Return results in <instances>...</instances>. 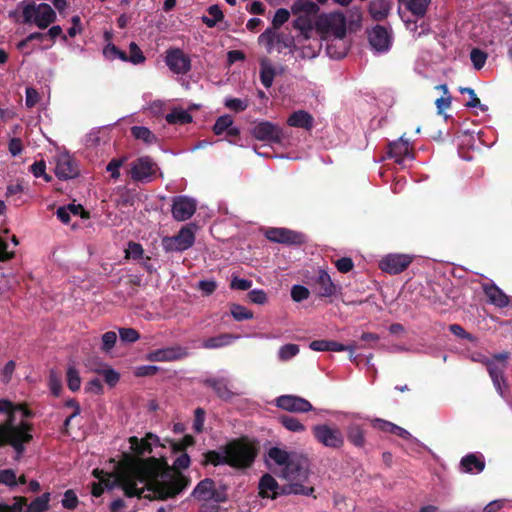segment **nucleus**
<instances>
[{
    "label": "nucleus",
    "instance_id": "obj_48",
    "mask_svg": "<svg viewBox=\"0 0 512 512\" xmlns=\"http://www.w3.org/2000/svg\"><path fill=\"white\" fill-rule=\"evenodd\" d=\"M230 313L236 321L249 320L253 318V312L240 304H231Z\"/></svg>",
    "mask_w": 512,
    "mask_h": 512
},
{
    "label": "nucleus",
    "instance_id": "obj_12",
    "mask_svg": "<svg viewBox=\"0 0 512 512\" xmlns=\"http://www.w3.org/2000/svg\"><path fill=\"white\" fill-rule=\"evenodd\" d=\"M368 33V41L371 47L379 53L387 52L392 45V31L382 25H375Z\"/></svg>",
    "mask_w": 512,
    "mask_h": 512
},
{
    "label": "nucleus",
    "instance_id": "obj_35",
    "mask_svg": "<svg viewBox=\"0 0 512 512\" xmlns=\"http://www.w3.org/2000/svg\"><path fill=\"white\" fill-rule=\"evenodd\" d=\"M275 46L279 53L282 52L283 49H289L290 52H293L294 50L297 49L294 37L291 35L290 32L285 31H276Z\"/></svg>",
    "mask_w": 512,
    "mask_h": 512
},
{
    "label": "nucleus",
    "instance_id": "obj_50",
    "mask_svg": "<svg viewBox=\"0 0 512 512\" xmlns=\"http://www.w3.org/2000/svg\"><path fill=\"white\" fill-rule=\"evenodd\" d=\"M127 157L113 158L106 166L107 172H110L112 179L117 180L120 177V168L126 162Z\"/></svg>",
    "mask_w": 512,
    "mask_h": 512
},
{
    "label": "nucleus",
    "instance_id": "obj_36",
    "mask_svg": "<svg viewBox=\"0 0 512 512\" xmlns=\"http://www.w3.org/2000/svg\"><path fill=\"white\" fill-rule=\"evenodd\" d=\"M400 3L405 0H399ZM431 0H406L407 9L416 17L422 18L426 15Z\"/></svg>",
    "mask_w": 512,
    "mask_h": 512
},
{
    "label": "nucleus",
    "instance_id": "obj_9",
    "mask_svg": "<svg viewBox=\"0 0 512 512\" xmlns=\"http://www.w3.org/2000/svg\"><path fill=\"white\" fill-rule=\"evenodd\" d=\"M251 135L259 140L280 144L284 139L282 128L270 121H260L251 130Z\"/></svg>",
    "mask_w": 512,
    "mask_h": 512
},
{
    "label": "nucleus",
    "instance_id": "obj_41",
    "mask_svg": "<svg viewBox=\"0 0 512 512\" xmlns=\"http://www.w3.org/2000/svg\"><path fill=\"white\" fill-rule=\"evenodd\" d=\"M50 493L36 497L24 512H45L49 509Z\"/></svg>",
    "mask_w": 512,
    "mask_h": 512
},
{
    "label": "nucleus",
    "instance_id": "obj_29",
    "mask_svg": "<svg viewBox=\"0 0 512 512\" xmlns=\"http://www.w3.org/2000/svg\"><path fill=\"white\" fill-rule=\"evenodd\" d=\"M204 384L212 388L216 395L224 401H229L234 396L225 378H208L204 381Z\"/></svg>",
    "mask_w": 512,
    "mask_h": 512
},
{
    "label": "nucleus",
    "instance_id": "obj_52",
    "mask_svg": "<svg viewBox=\"0 0 512 512\" xmlns=\"http://www.w3.org/2000/svg\"><path fill=\"white\" fill-rule=\"evenodd\" d=\"M0 484H4L9 488L16 487L18 482L15 471L13 469L0 470Z\"/></svg>",
    "mask_w": 512,
    "mask_h": 512
},
{
    "label": "nucleus",
    "instance_id": "obj_23",
    "mask_svg": "<svg viewBox=\"0 0 512 512\" xmlns=\"http://www.w3.org/2000/svg\"><path fill=\"white\" fill-rule=\"evenodd\" d=\"M392 6V0H371L368 12L374 21L381 22L389 16Z\"/></svg>",
    "mask_w": 512,
    "mask_h": 512
},
{
    "label": "nucleus",
    "instance_id": "obj_39",
    "mask_svg": "<svg viewBox=\"0 0 512 512\" xmlns=\"http://www.w3.org/2000/svg\"><path fill=\"white\" fill-rule=\"evenodd\" d=\"M91 369L95 373L102 375L104 378V381L110 387L116 386V384L119 382L120 374L116 370L111 368L110 366L106 365V367L103 369H101V368H91Z\"/></svg>",
    "mask_w": 512,
    "mask_h": 512
},
{
    "label": "nucleus",
    "instance_id": "obj_44",
    "mask_svg": "<svg viewBox=\"0 0 512 512\" xmlns=\"http://www.w3.org/2000/svg\"><path fill=\"white\" fill-rule=\"evenodd\" d=\"M279 422L289 431L303 432L305 426L295 417L289 415H282L279 417Z\"/></svg>",
    "mask_w": 512,
    "mask_h": 512
},
{
    "label": "nucleus",
    "instance_id": "obj_10",
    "mask_svg": "<svg viewBox=\"0 0 512 512\" xmlns=\"http://www.w3.org/2000/svg\"><path fill=\"white\" fill-rule=\"evenodd\" d=\"M265 237L274 243L286 245H302L306 242L304 234L290 230L288 228H267L264 232Z\"/></svg>",
    "mask_w": 512,
    "mask_h": 512
},
{
    "label": "nucleus",
    "instance_id": "obj_32",
    "mask_svg": "<svg viewBox=\"0 0 512 512\" xmlns=\"http://www.w3.org/2000/svg\"><path fill=\"white\" fill-rule=\"evenodd\" d=\"M294 15L302 14L305 16H315L319 12V7L311 0H296L291 7Z\"/></svg>",
    "mask_w": 512,
    "mask_h": 512
},
{
    "label": "nucleus",
    "instance_id": "obj_61",
    "mask_svg": "<svg viewBox=\"0 0 512 512\" xmlns=\"http://www.w3.org/2000/svg\"><path fill=\"white\" fill-rule=\"evenodd\" d=\"M119 336L122 342L134 343L140 338V334L133 328L119 329Z\"/></svg>",
    "mask_w": 512,
    "mask_h": 512
},
{
    "label": "nucleus",
    "instance_id": "obj_64",
    "mask_svg": "<svg viewBox=\"0 0 512 512\" xmlns=\"http://www.w3.org/2000/svg\"><path fill=\"white\" fill-rule=\"evenodd\" d=\"M205 421V410L201 407H198L194 411V422L193 429L197 433H201L203 431Z\"/></svg>",
    "mask_w": 512,
    "mask_h": 512
},
{
    "label": "nucleus",
    "instance_id": "obj_19",
    "mask_svg": "<svg viewBox=\"0 0 512 512\" xmlns=\"http://www.w3.org/2000/svg\"><path fill=\"white\" fill-rule=\"evenodd\" d=\"M55 174L61 180L73 179L79 175L76 161L69 155H61L56 163Z\"/></svg>",
    "mask_w": 512,
    "mask_h": 512
},
{
    "label": "nucleus",
    "instance_id": "obj_49",
    "mask_svg": "<svg viewBox=\"0 0 512 512\" xmlns=\"http://www.w3.org/2000/svg\"><path fill=\"white\" fill-rule=\"evenodd\" d=\"M231 125H233V118L230 115L225 114L216 119L212 130L215 135H221L226 132Z\"/></svg>",
    "mask_w": 512,
    "mask_h": 512
},
{
    "label": "nucleus",
    "instance_id": "obj_3",
    "mask_svg": "<svg viewBox=\"0 0 512 512\" xmlns=\"http://www.w3.org/2000/svg\"><path fill=\"white\" fill-rule=\"evenodd\" d=\"M7 419L0 424V447L10 445L18 455L25 451V444L33 439L31 431L33 425L29 422L21 421L15 424V412H8Z\"/></svg>",
    "mask_w": 512,
    "mask_h": 512
},
{
    "label": "nucleus",
    "instance_id": "obj_26",
    "mask_svg": "<svg viewBox=\"0 0 512 512\" xmlns=\"http://www.w3.org/2000/svg\"><path fill=\"white\" fill-rule=\"evenodd\" d=\"M483 290L488 301L496 307L504 308L509 305L508 296L496 284H486L483 286Z\"/></svg>",
    "mask_w": 512,
    "mask_h": 512
},
{
    "label": "nucleus",
    "instance_id": "obj_20",
    "mask_svg": "<svg viewBox=\"0 0 512 512\" xmlns=\"http://www.w3.org/2000/svg\"><path fill=\"white\" fill-rule=\"evenodd\" d=\"M309 348L313 351H333V352H342V351H349L350 352V358L353 357V354L357 348L356 344H350V345H344L337 341L333 340H314L309 344Z\"/></svg>",
    "mask_w": 512,
    "mask_h": 512
},
{
    "label": "nucleus",
    "instance_id": "obj_7",
    "mask_svg": "<svg viewBox=\"0 0 512 512\" xmlns=\"http://www.w3.org/2000/svg\"><path fill=\"white\" fill-rule=\"evenodd\" d=\"M259 495L262 498L276 499L278 496L290 495L292 492H305L301 486L294 485H279L276 479L269 473H265L259 480L258 484Z\"/></svg>",
    "mask_w": 512,
    "mask_h": 512
},
{
    "label": "nucleus",
    "instance_id": "obj_1",
    "mask_svg": "<svg viewBox=\"0 0 512 512\" xmlns=\"http://www.w3.org/2000/svg\"><path fill=\"white\" fill-rule=\"evenodd\" d=\"M164 456L148 457L131 460L129 469L121 473H105L94 469L93 475L108 489L120 487L126 497L152 500H167L174 498L185 490L191 479L177 474L170 481H158L157 478L164 469H168Z\"/></svg>",
    "mask_w": 512,
    "mask_h": 512
},
{
    "label": "nucleus",
    "instance_id": "obj_54",
    "mask_svg": "<svg viewBox=\"0 0 512 512\" xmlns=\"http://www.w3.org/2000/svg\"><path fill=\"white\" fill-rule=\"evenodd\" d=\"M470 59L474 68L480 70L486 63L487 54L478 48H473L470 52Z\"/></svg>",
    "mask_w": 512,
    "mask_h": 512
},
{
    "label": "nucleus",
    "instance_id": "obj_11",
    "mask_svg": "<svg viewBox=\"0 0 512 512\" xmlns=\"http://www.w3.org/2000/svg\"><path fill=\"white\" fill-rule=\"evenodd\" d=\"M413 261L409 254H388L379 262V268L390 275H397L405 271Z\"/></svg>",
    "mask_w": 512,
    "mask_h": 512
},
{
    "label": "nucleus",
    "instance_id": "obj_38",
    "mask_svg": "<svg viewBox=\"0 0 512 512\" xmlns=\"http://www.w3.org/2000/svg\"><path fill=\"white\" fill-rule=\"evenodd\" d=\"M207 12L211 17L203 16L202 22L209 28L215 27L224 18V14L218 5H211Z\"/></svg>",
    "mask_w": 512,
    "mask_h": 512
},
{
    "label": "nucleus",
    "instance_id": "obj_31",
    "mask_svg": "<svg viewBox=\"0 0 512 512\" xmlns=\"http://www.w3.org/2000/svg\"><path fill=\"white\" fill-rule=\"evenodd\" d=\"M130 449L135 454L136 459H142L141 456L145 454H150L152 452V448L149 445V440L147 439V435L145 437L139 439L136 436H131L129 439Z\"/></svg>",
    "mask_w": 512,
    "mask_h": 512
},
{
    "label": "nucleus",
    "instance_id": "obj_13",
    "mask_svg": "<svg viewBox=\"0 0 512 512\" xmlns=\"http://www.w3.org/2000/svg\"><path fill=\"white\" fill-rule=\"evenodd\" d=\"M156 163L148 156L139 157L131 163L130 176L136 182H148L156 173Z\"/></svg>",
    "mask_w": 512,
    "mask_h": 512
},
{
    "label": "nucleus",
    "instance_id": "obj_59",
    "mask_svg": "<svg viewBox=\"0 0 512 512\" xmlns=\"http://www.w3.org/2000/svg\"><path fill=\"white\" fill-rule=\"evenodd\" d=\"M145 60L143 52L135 42H131L129 45L128 61L133 64L142 63Z\"/></svg>",
    "mask_w": 512,
    "mask_h": 512
},
{
    "label": "nucleus",
    "instance_id": "obj_21",
    "mask_svg": "<svg viewBox=\"0 0 512 512\" xmlns=\"http://www.w3.org/2000/svg\"><path fill=\"white\" fill-rule=\"evenodd\" d=\"M316 285L318 287L317 295L320 298H328L334 296L340 289L331 279L327 271L319 270L316 278Z\"/></svg>",
    "mask_w": 512,
    "mask_h": 512
},
{
    "label": "nucleus",
    "instance_id": "obj_62",
    "mask_svg": "<svg viewBox=\"0 0 512 512\" xmlns=\"http://www.w3.org/2000/svg\"><path fill=\"white\" fill-rule=\"evenodd\" d=\"M117 341V335L114 331H108L102 335V346L103 352H109Z\"/></svg>",
    "mask_w": 512,
    "mask_h": 512
},
{
    "label": "nucleus",
    "instance_id": "obj_8",
    "mask_svg": "<svg viewBox=\"0 0 512 512\" xmlns=\"http://www.w3.org/2000/svg\"><path fill=\"white\" fill-rule=\"evenodd\" d=\"M195 234L191 227L184 226L174 236L162 238L161 245L165 252H183L193 246Z\"/></svg>",
    "mask_w": 512,
    "mask_h": 512
},
{
    "label": "nucleus",
    "instance_id": "obj_27",
    "mask_svg": "<svg viewBox=\"0 0 512 512\" xmlns=\"http://www.w3.org/2000/svg\"><path fill=\"white\" fill-rule=\"evenodd\" d=\"M314 118L305 110L294 111L287 119V125L295 128L311 130L313 128Z\"/></svg>",
    "mask_w": 512,
    "mask_h": 512
},
{
    "label": "nucleus",
    "instance_id": "obj_63",
    "mask_svg": "<svg viewBox=\"0 0 512 512\" xmlns=\"http://www.w3.org/2000/svg\"><path fill=\"white\" fill-rule=\"evenodd\" d=\"M275 77V71L272 67H263L260 72V80L265 88L272 86Z\"/></svg>",
    "mask_w": 512,
    "mask_h": 512
},
{
    "label": "nucleus",
    "instance_id": "obj_57",
    "mask_svg": "<svg viewBox=\"0 0 512 512\" xmlns=\"http://www.w3.org/2000/svg\"><path fill=\"white\" fill-rule=\"evenodd\" d=\"M225 107L234 112H242L247 109L248 101L239 98H228L224 103Z\"/></svg>",
    "mask_w": 512,
    "mask_h": 512
},
{
    "label": "nucleus",
    "instance_id": "obj_15",
    "mask_svg": "<svg viewBox=\"0 0 512 512\" xmlns=\"http://www.w3.org/2000/svg\"><path fill=\"white\" fill-rule=\"evenodd\" d=\"M275 405L285 411L292 413H305L313 409L312 404L300 396L285 394L275 399Z\"/></svg>",
    "mask_w": 512,
    "mask_h": 512
},
{
    "label": "nucleus",
    "instance_id": "obj_5",
    "mask_svg": "<svg viewBox=\"0 0 512 512\" xmlns=\"http://www.w3.org/2000/svg\"><path fill=\"white\" fill-rule=\"evenodd\" d=\"M312 435L317 443L322 446L339 450L344 447L345 437L342 430L336 425L330 424H317L311 429Z\"/></svg>",
    "mask_w": 512,
    "mask_h": 512
},
{
    "label": "nucleus",
    "instance_id": "obj_60",
    "mask_svg": "<svg viewBox=\"0 0 512 512\" xmlns=\"http://www.w3.org/2000/svg\"><path fill=\"white\" fill-rule=\"evenodd\" d=\"M309 295H310L309 289L303 285H294L291 288V298L295 302H301L303 300H306V299H308Z\"/></svg>",
    "mask_w": 512,
    "mask_h": 512
},
{
    "label": "nucleus",
    "instance_id": "obj_30",
    "mask_svg": "<svg viewBox=\"0 0 512 512\" xmlns=\"http://www.w3.org/2000/svg\"><path fill=\"white\" fill-rule=\"evenodd\" d=\"M348 441L357 448H363L366 445V431L359 424H350L346 429Z\"/></svg>",
    "mask_w": 512,
    "mask_h": 512
},
{
    "label": "nucleus",
    "instance_id": "obj_28",
    "mask_svg": "<svg viewBox=\"0 0 512 512\" xmlns=\"http://www.w3.org/2000/svg\"><path fill=\"white\" fill-rule=\"evenodd\" d=\"M240 336L232 333H222L216 336L206 338L202 341V347L205 349H218L231 345Z\"/></svg>",
    "mask_w": 512,
    "mask_h": 512
},
{
    "label": "nucleus",
    "instance_id": "obj_56",
    "mask_svg": "<svg viewBox=\"0 0 512 512\" xmlns=\"http://www.w3.org/2000/svg\"><path fill=\"white\" fill-rule=\"evenodd\" d=\"M290 18V12L285 8H279L272 19V28L280 29V27L286 23Z\"/></svg>",
    "mask_w": 512,
    "mask_h": 512
},
{
    "label": "nucleus",
    "instance_id": "obj_53",
    "mask_svg": "<svg viewBox=\"0 0 512 512\" xmlns=\"http://www.w3.org/2000/svg\"><path fill=\"white\" fill-rule=\"evenodd\" d=\"M299 353V346L296 344H285L283 345L278 352V356L280 360L287 361L296 356Z\"/></svg>",
    "mask_w": 512,
    "mask_h": 512
},
{
    "label": "nucleus",
    "instance_id": "obj_43",
    "mask_svg": "<svg viewBox=\"0 0 512 512\" xmlns=\"http://www.w3.org/2000/svg\"><path fill=\"white\" fill-rule=\"evenodd\" d=\"M67 385L72 392H76L81 387V377L79 371L74 366H69L66 372Z\"/></svg>",
    "mask_w": 512,
    "mask_h": 512
},
{
    "label": "nucleus",
    "instance_id": "obj_25",
    "mask_svg": "<svg viewBox=\"0 0 512 512\" xmlns=\"http://www.w3.org/2000/svg\"><path fill=\"white\" fill-rule=\"evenodd\" d=\"M506 366V364L496 363L495 361H489L487 363V370L492 379L493 385L500 395H503V387L506 386L504 378Z\"/></svg>",
    "mask_w": 512,
    "mask_h": 512
},
{
    "label": "nucleus",
    "instance_id": "obj_42",
    "mask_svg": "<svg viewBox=\"0 0 512 512\" xmlns=\"http://www.w3.org/2000/svg\"><path fill=\"white\" fill-rule=\"evenodd\" d=\"M132 136L137 140H142L146 144H151L156 141V136L144 126H133L131 128Z\"/></svg>",
    "mask_w": 512,
    "mask_h": 512
},
{
    "label": "nucleus",
    "instance_id": "obj_16",
    "mask_svg": "<svg viewBox=\"0 0 512 512\" xmlns=\"http://www.w3.org/2000/svg\"><path fill=\"white\" fill-rule=\"evenodd\" d=\"M188 355L187 348L176 345L150 351L146 359L150 362H172L184 359Z\"/></svg>",
    "mask_w": 512,
    "mask_h": 512
},
{
    "label": "nucleus",
    "instance_id": "obj_34",
    "mask_svg": "<svg viewBox=\"0 0 512 512\" xmlns=\"http://www.w3.org/2000/svg\"><path fill=\"white\" fill-rule=\"evenodd\" d=\"M211 464L215 467L219 465H227V456L225 453V445L220 450H209L203 454L202 465Z\"/></svg>",
    "mask_w": 512,
    "mask_h": 512
},
{
    "label": "nucleus",
    "instance_id": "obj_55",
    "mask_svg": "<svg viewBox=\"0 0 512 512\" xmlns=\"http://www.w3.org/2000/svg\"><path fill=\"white\" fill-rule=\"evenodd\" d=\"M459 91L461 94H468L469 95V101L466 103V106L469 107V108H474V107H480L481 110H486V107H484L483 105H481V102H480V99L477 97L474 89L470 88V87H464V88H459Z\"/></svg>",
    "mask_w": 512,
    "mask_h": 512
},
{
    "label": "nucleus",
    "instance_id": "obj_45",
    "mask_svg": "<svg viewBox=\"0 0 512 512\" xmlns=\"http://www.w3.org/2000/svg\"><path fill=\"white\" fill-rule=\"evenodd\" d=\"M103 55L108 60H114L116 58L122 60V61H128V54L120 50L117 46H115L112 43L107 44L103 49Z\"/></svg>",
    "mask_w": 512,
    "mask_h": 512
},
{
    "label": "nucleus",
    "instance_id": "obj_6",
    "mask_svg": "<svg viewBox=\"0 0 512 512\" xmlns=\"http://www.w3.org/2000/svg\"><path fill=\"white\" fill-rule=\"evenodd\" d=\"M24 23H35L40 29L47 28L56 20V13L49 4L34 2L27 4L22 11Z\"/></svg>",
    "mask_w": 512,
    "mask_h": 512
},
{
    "label": "nucleus",
    "instance_id": "obj_24",
    "mask_svg": "<svg viewBox=\"0 0 512 512\" xmlns=\"http://www.w3.org/2000/svg\"><path fill=\"white\" fill-rule=\"evenodd\" d=\"M389 156L395 159V162L401 164L407 158H412L409 142L400 138L398 141L389 144Z\"/></svg>",
    "mask_w": 512,
    "mask_h": 512
},
{
    "label": "nucleus",
    "instance_id": "obj_14",
    "mask_svg": "<svg viewBox=\"0 0 512 512\" xmlns=\"http://www.w3.org/2000/svg\"><path fill=\"white\" fill-rule=\"evenodd\" d=\"M197 202L188 196L180 195L173 198L172 216L176 221H186L196 212Z\"/></svg>",
    "mask_w": 512,
    "mask_h": 512
},
{
    "label": "nucleus",
    "instance_id": "obj_17",
    "mask_svg": "<svg viewBox=\"0 0 512 512\" xmlns=\"http://www.w3.org/2000/svg\"><path fill=\"white\" fill-rule=\"evenodd\" d=\"M166 64L176 74H186L191 69L190 58L179 48L167 51Z\"/></svg>",
    "mask_w": 512,
    "mask_h": 512
},
{
    "label": "nucleus",
    "instance_id": "obj_18",
    "mask_svg": "<svg viewBox=\"0 0 512 512\" xmlns=\"http://www.w3.org/2000/svg\"><path fill=\"white\" fill-rule=\"evenodd\" d=\"M323 28L335 36L336 41L343 42L346 36V21L342 14H331L321 19Z\"/></svg>",
    "mask_w": 512,
    "mask_h": 512
},
{
    "label": "nucleus",
    "instance_id": "obj_51",
    "mask_svg": "<svg viewBox=\"0 0 512 512\" xmlns=\"http://www.w3.org/2000/svg\"><path fill=\"white\" fill-rule=\"evenodd\" d=\"M27 505V499L23 496L14 497V504L7 505L0 503V512H21L23 507Z\"/></svg>",
    "mask_w": 512,
    "mask_h": 512
},
{
    "label": "nucleus",
    "instance_id": "obj_2",
    "mask_svg": "<svg viewBox=\"0 0 512 512\" xmlns=\"http://www.w3.org/2000/svg\"><path fill=\"white\" fill-rule=\"evenodd\" d=\"M267 457L276 465L282 467L280 477L287 481V485L297 484L305 492H292L294 495L310 496L314 492V487L306 485L310 475V460L307 455L299 452H288L279 447H271L267 452Z\"/></svg>",
    "mask_w": 512,
    "mask_h": 512
},
{
    "label": "nucleus",
    "instance_id": "obj_58",
    "mask_svg": "<svg viewBox=\"0 0 512 512\" xmlns=\"http://www.w3.org/2000/svg\"><path fill=\"white\" fill-rule=\"evenodd\" d=\"M126 258H132L134 260L141 259L144 254V249L140 243L130 241L128 248L126 249Z\"/></svg>",
    "mask_w": 512,
    "mask_h": 512
},
{
    "label": "nucleus",
    "instance_id": "obj_40",
    "mask_svg": "<svg viewBox=\"0 0 512 512\" xmlns=\"http://www.w3.org/2000/svg\"><path fill=\"white\" fill-rule=\"evenodd\" d=\"M293 27L299 30L305 38H309V34L313 30V24L310 17L298 14L293 21Z\"/></svg>",
    "mask_w": 512,
    "mask_h": 512
},
{
    "label": "nucleus",
    "instance_id": "obj_33",
    "mask_svg": "<svg viewBox=\"0 0 512 512\" xmlns=\"http://www.w3.org/2000/svg\"><path fill=\"white\" fill-rule=\"evenodd\" d=\"M460 464L462 469L467 473H471L473 470H476V472L479 473L482 472L485 468V462L482 457H478L473 453L464 456L461 459Z\"/></svg>",
    "mask_w": 512,
    "mask_h": 512
},
{
    "label": "nucleus",
    "instance_id": "obj_22",
    "mask_svg": "<svg viewBox=\"0 0 512 512\" xmlns=\"http://www.w3.org/2000/svg\"><path fill=\"white\" fill-rule=\"evenodd\" d=\"M190 465V457L186 452H181V454L175 459L173 463V467L168 465V469H164L161 474L158 476V481H170L177 474L183 475L179 470L187 469Z\"/></svg>",
    "mask_w": 512,
    "mask_h": 512
},
{
    "label": "nucleus",
    "instance_id": "obj_37",
    "mask_svg": "<svg viewBox=\"0 0 512 512\" xmlns=\"http://www.w3.org/2000/svg\"><path fill=\"white\" fill-rule=\"evenodd\" d=\"M169 124H188L192 122V115L183 109H173L165 117Z\"/></svg>",
    "mask_w": 512,
    "mask_h": 512
},
{
    "label": "nucleus",
    "instance_id": "obj_46",
    "mask_svg": "<svg viewBox=\"0 0 512 512\" xmlns=\"http://www.w3.org/2000/svg\"><path fill=\"white\" fill-rule=\"evenodd\" d=\"M170 447L173 453L185 452V450L193 446L195 439L192 435H185L180 441L169 440Z\"/></svg>",
    "mask_w": 512,
    "mask_h": 512
},
{
    "label": "nucleus",
    "instance_id": "obj_47",
    "mask_svg": "<svg viewBox=\"0 0 512 512\" xmlns=\"http://www.w3.org/2000/svg\"><path fill=\"white\" fill-rule=\"evenodd\" d=\"M275 36H276V29L267 28L258 37L259 44L264 45L266 47L268 53H270L275 46Z\"/></svg>",
    "mask_w": 512,
    "mask_h": 512
},
{
    "label": "nucleus",
    "instance_id": "obj_4",
    "mask_svg": "<svg viewBox=\"0 0 512 512\" xmlns=\"http://www.w3.org/2000/svg\"><path fill=\"white\" fill-rule=\"evenodd\" d=\"M259 447L256 442L243 436L225 444L227 465L236 470L249 469L255 462Z\"/></svg>",
    "mask_w": 512,
    "mask_h": 512
}]
</instances>
